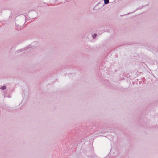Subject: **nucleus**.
<instances>
[{
  "instance_id": "obj_1",
  "label": "nucleus",
  "mask_w": 158,
  "mask_h": 158,
  "mask_svg": "<svg viewBox=\"0 0 158 158\" xmlns=\"http://www.w3.org/2000/svg\"><path fill=\"white\" fill-rule=\"evenodd\" d=\"M105 4H108L109 3V0H104Z\"/></svg>"
},
{
  "instance_id": "obj_2",
  "label": "nucleus",
  "mask_w": 158,
  "mask_h": 158,
  "mask_svg": "<svg viewBox=\"0 0 158 158\" xmlns=\"http://www.w3.org/2000/svg\"><path fill=\"white\" fill-rule=\"evenodd\" d=\"M96 36H97V34H94L92 35V36L93 39H95L96 37Z\"/></svg>"
},
{
  "instance_id": "obj_3",
  "label": "nucleus",
  "mask_w": 158,
  "mask_h": 158,
  "mask_svg": "<svg viewBox=\"0 0 158 158\" xmlns=\"http://www.w3.org/2000/svg\"><path fill=\"white\" fill-rule=\"evenodd\" d=\"M6 87L5 86H2L0 88V89H2L4 90L6 89Z\"/></svg>"
},
{
  "instance_id": "obj_4",
  "label": "nucleus",
  "mask_w": 158,
  "mask_h": 158,
  "mask_svg": "<svg viewBox=\"0 0 158 158\" xmlns=\"http://www.w3.org/2000/svg\"><path fill=\"white\" fill-rule=\"evenodd\" d=\"M16 26L18 28H20V27H19V25H16Z\"/></svg>"
}]
</instances>
